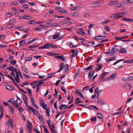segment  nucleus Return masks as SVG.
I'll list each match as a JSON object with an SVG mask.
<instances>
[{
	"instance_id": "obj_1",
	"label": "nucleus",
	"mask_w": 133,
	"mask_h": 133,
	"mask_svg": "<svg viewBox=\"0 0 133 133\" xmlns=\"http://www.w3.org/2000/svg\"><path fill=\"white\" fill-rule=\"evenodd\" d=\"M32 124L30 121H28L26 124V127L28 128L27 130L28 131V132L30 133L31 132L32 130L31 126Z\"/></svg>"
},
{
	"instance_id": "obj_2",
	"label": "nucleus",
	"mask_w": 133,
	"mask_h": 133,
	"mask_svg": "<svg viewBox=\"0 0 133 133\" xmlns=\"http://www.w3.org/2000/svg\"><path fill=\"white\" fill-rule=\"evenodd\" d=\"M117 46H118L117 45H115L112 48L111 51L109 52V54H110L111 56L114 55V54L115 53V52L114 50L116 48Z\"/></svg>"
},
{
	"instance_id": "obj_3",
	"label": "nucleus",
	"mask_w": 133,
	"mask_h": 133,
	"mask_svg": "<svg viewBox=\"0 0 133 133\" xmlns=\"http://www.w3.org/2000/svg\"><path fill=\"white\" fill-rule=\"evenodd\" d=\"M30 101H31L32 105L38 109V107L37 105L35 103V101L34 100V98L32 97H30Z\"/></svg>"
},
{
	"instance_id": "obj_4",
	"label": "nucleus",
	"mask_w": 133,
	"mask_h": 133,
	"mask_svg": "<svg viewBox=\"0 0 133 133\" xmlns=\"http://www.w3.org/2000/svg\"><path fill=\"white\" fill-rule=\"evenodd\" d=\"M105 37V36H102L101 35H99L96 36L95 37L93 38L95 39H104Z\"/></svg>"
},
{
	"instance_id": "obj_5",
	"label": "nucleus",
	"mask_w": 133,
	"mask_h": 133,
	"mask_svg": "<svg viewBox=\"0 0 133 133\" xmlns=\"http://www.w3.org/2000/svg\"><path fill=\"white\" fill-rule=\"evenodd\" d=\"M95 71V70L91 71L89 72L88 77H89V79H90L94 75V73Z\"/></svg>"
},
{
	"instance_id": "obj_6",
	"label": "nucleus",
	"mask_w": 133,
	"mask_h": 133,
	"mask_svg": "<svg viewBox=\"0 0 133 133\" xmlns=\"http://www.w3.org/2000/svg\"><path fill=\"white\" fill-rule=\"evenodd\" d=\"M6 88L8 90L10 91H13L14 90L13 87L10 85H5Z\"/></svg>"
},
{
	"instance_id": "obj_7",
	"label": "nucleus",
	"mask_w": 133,
	"mask_h": 133,
	"mask_svg": "<svg viewBox=\"0 0 133 133\" xmlns=\"http://www.w3.org/2000/svg\"><path fill=\"white\" fill-rule=\"evenodd\" d=\"M116 73L115 72H114L108 78V79H114V78L116 77Z\"/></svg>"
},
{
	"instance_id": "obj_8",
	"label": "nucleus",
	"mask_w": 133,
	"mask_h": 133,
	"mask_svg": "<svg viewBox=\"0 0 133 133\" xmlns=\"http://www.w3.org/2000/svg\"><path fill=\"white\" fill-rule=\"evenodd\" d=\"M97 99V103L98 104L104 105L105 104V102L101 99L98 98Z\"/></svg>"
},
{
	"instance_id": "obj_9",
	"label": "nucleus",
	"mask_w": 133,
	"mask_h": 133,
	"mask_svg": "<svg viewBox=\"0 0 133 133\" xmlns=\"http://www.w3.org/2000/svg\"><path fill=\"white\" fill-rule=\"evenodd\" d=\"M119 52L121 53L125 54L127 52V51L126 49L123 48H121Z\"/></svg>"
},
{
	"instance_id": "obj_10",
	"label": "nucleus",
	"mask_w": 133,
	"mask_h": 133,
	"mask_svg": "<svg viewBox=\"0 0 133 133\" xmlns=\"http://www.w3.org/2000/svg\"><path fill=\"white\" fill-rule=\"evenodd\" d=\"M93 67V65H90L87 68H84V70H88L90 69V71H91L93 70L92 68Z\"/></svg>"
},
{
	"instance_id": "obj_11",
	"label": "nucleus",
	"mask_w": 133,
	"mask_h": 133,
	"mask_svg": "<svg viewBox=\"0 0 133 133\" xmlns=\"http://www.w3.org/2000/svg\"><path fill=\"white\" fill-rule=\"evenodd\" d=\"M124 87L128 90H129L131 88V86L127 83L125 84L124 85Z\"/></svg>"
},
{
	"instance_id": "obj_12",
	"label": "nucleus",
	"mask_w": 133,
	"mask_h": 133,
	"mask_svg": "<svg viewBox=\"0 0 133 133\" xmlns=\"http://www.w3.org/2000/svg\"><path fill=\"white\" fill-rule=\"evenodd\" d=\"M12 104L15 108H18L19 105L18 104V103L16 102L15 101L13 102L12 103Z\"/></svg>"
},
{
	"instance_id": "obj_13",
	"label": "nucleus",
	"mask_w": 133,
	"mask_h": 133,
	"mask_svg": "<svg viewBox=\"0 0 133 133\" xmlns=\"http://www.w3.org/2000/svg\"><path fill=\"white\" fill-rule=\"evenodd\" d=\"M37 118H38L40 120V122L41 123H43V124H44L45 123L43 119V118L42 117L41 115H39V117H37Z\"/></svg>"
},
{
	"instance_id": "obj_14",
	"label": "nucleus",
	"mask_w": 133,
	"mask_h": 133,
	"mask_svg": "<svg viewBox=\"0 0 133 133\" xmlns=\"http://www.w3.org/2000/svg\"><path fill=\"white\" fill-rule=\"evenodd\" d=\"M29 109L31 110L32 112H33V114H34V115H35V112H36V110L32 108L30 106L28 108Z\"/></svg>"
},
{
	"instance_id": "obj_15",
	"label": "nucleus",
	"mask_w": 133,
	"mask_h": 133,
	"mask_svg": "<svg viewBox=\"0 0 133 133\" xmlns=\"http://www.w3.org/2000/svg\"><path fill=\"white\" fill-rule=\"evenodd\" d=\"M97 66H99L98 69H97V68H96V71H97L101 69L102 67V65L101 64H98L97 65Z\"/></svg>"
},
{
	"instance_id": "obj_16",
	"label": "nucleus",
	"mask_w": 133,
	"mask_h": 133,
	"mask_svg": "<svg viewBox=\"0 0 133 133\" xmlns=\"http://www.w3.org/2000/svg\"><path fill=\"white\" fill-rule=\"evenodd\" d=\"M65 66L66 67V68L65 67L64 68V69L65 70H64V71L65 72H66L68 71L69 69V65L68 64H66V65H65Z\"/></svg>"
},
{
	"instance_id": "obj_17",
	"label": "nucleus",
	"mask_w": 133,
	"mask_h": 133,
	"mask_svg": "<svg viewBox=\"0 0 133 133\" xmlns=\"http://www.w3.org/2000/svg\"><path fill=\"white\" fill-rule=\"evenodd\" d=\"M25 40H23L19 42V44L20 46H22L24 45L25 43Z\"/></svg>"
},
{
	"instance_id": "obj_18",
	"label": "nucleus",
	"mask_w": 133,
	"mask_h": 133,
	"mask_svg": "<svg viewBox=\"0 0 133 133\" xmlns=\"http://www.w3.org/2000/svg\"><path fill=\"white\" fill-rule=\"evenodd\" d=\"M46 113L47 116L49 117L50 116V108H47L46 111Z\"/></svg>"
},
{
	"instance_id": "obj_19",
	"label": "nucleus",
	"mask_w": 133,
	"mask_h": 133,
	"mask_svg": "<svg viewBox=\"0 0 133 133\" xmlns=\"http://www.w3.org/2000/svg\"><path fill=\"white\" fill-rule=\"evenodd\" d=\"M74 105V104H71V105H70L69 107H68V105H66L65 106V107L63 109V110H64L66 109L67 108H68V109H70V108H71V107H73Z\"/></svg>"
},
{
	"instance_id": "obj_20",
	"label": "nucleus",
	"mask_w": 133,
	"mask_h": 133,
	"mask_svg": "<svg viewBox=\"0 0 133 133\" xmlns=\"http://www.w3.org/2000/svg\"><path fill=\"white\" fill-rule=\"evenodd\" d=\"M45 48L48 49L51 47L52 44L45 43Z\"/></svg>"
},
{
	"instance_id": "obj_21",
	"label": "nucleus",
	"mask_w": 133,
	"mask_h": 133,
	"mask_svg": "<svg viewBox=\"0 0 133 133\" xmlns=\"http://www.w3.org/2000/svg\"><path fill=\"white\" fill-rule=\"evenodd\" d=\"M60 35L59 33L56 34L54 35L53 36L52 38L53 39H55L59 36Z\"/></svg>"
},
{
	"instance_id": "obj_22",
	"label": "nucleus",
	"mask_w": 133,
	"mask_h": 133,
	"mask_svg": "<svg viewBox=\"0 0 133 133\" xmlns=\"http://www.w3.org/2000/svg\"><path fill=\"white\" fill-rule=\"evenodd\" d=\"M55 73V72H52L48 75L49 76L46 77L47 78H49L51 77L52 76H54V74Z\"/></svg>"
},
{
	"instance_id": "obj_23",
	"label": "nucleus",
	"mask_w": 133,
	"mask_h": 133,
	"mask_svg": "<svg viewBox=\"0 0 133 133\" xmlns=\"http://www.w3.org/2000/svg\"><path fill=\"white\" fill-rule=\"evenodd\" d=\"M17 108L18 109V110L20 112H22L24 111L23 109L21 107L18 106Z\"/></svg>"
},
{
	"instance_id": "obj_24",
	"label": "nucleus",
	"mask_w": 133,
	"mask_h": 133,
	"mask_svg": "<svg viewBox=\"0 0 133 133\" xmlns=\"http://www.w3.org/2000/svg\"><path fill=\"white\" fill-rule=\"evenodd\" d=\"M41 106L43 109H44L45 110H46L47 105V104H46L45 103H44L43 104L42 103V105H41Z\"/></svg>"
},
{
	"instance_id": "obj_25",
	"label": "nucleus",
	"mask_w": 133,
	"mask_h": 133,
	"mask_svg": "<svg viewBox=\"0 0 133 133\" xmlns=\"http://www.w3.org/2000/svg\"><path fill=\"white\" fill-rule=\"evenodd\" d=\"M97 116L98 118L100 119H102L103 118V116L102 114L100 113H97Z\"/></svg>"
},
{
	"instance_id": "obj_26",
	"label": "nucleus",
	"mask_w": 133,
	"mask_h": 133,
	"mask_svg": "<svg viewBox=\"0 0 133 133\" xmlns=\"http://www.w3.org/2000/svg\"><path fill=\"white\" fill-rule=\"evenodd\" d=\"M64 66V64L62 63H61L60 64V69L58 71V72H60L62 70V69L63 68V66Z\"/></svg>"
},
{
	"instance_id": "obj_27",
	"label": "nucleus",
	"mask_w": 133,
	"mask_h": 133,
	"mask_svg": "<svg viewBox=\"0 0 133 133\" xmlns=\"http://www.w3.org/2000/svg\"><path fill=\"white\" fill-rule=\"evenodd\" d=\"M46 54L49 56H55L59 55L56 54H53L51 52H47Z\"/></svg>"
},
{
	"instance_id": "obj_28",
	"label": "nucleus",
	"mask_w": 133,
	"mask_h": 133,
	"mask_svg": "<svg viewBox=\"0 0 133 133\" xmlns=\"http://www.w3.org/2000/svg\"><path fill=\"white\" fill-rule=\"evenodd\" d=\"M63 57V55H61V56H54V57L56 58L57 59H60L61 60V59H62V57Z\"/></svg>"
},
{
	"instance_id": "obj_29",
	"label": "nucleus",
	"mask_w": 133,
	"mask_h": 133,
	"mask_svg": "<svg viewBox=\"0 0 133 133\" xmlns=\"http://www.w3.org/2000/svg\"><path fill=\"white\" fill-rule=\"evenodd\" d=\"M94 4H102L103 3H102V1H95L94 2Z\"/></svg>"
},
{
	"instance_id": "obj_30",
	"label": "nucleus",
	"mask_w": 133,
	"mask_h": 133,
	"mask_svg": "<svg viewBox=\"0 0 133 133\" xmlns=\"http://www.w3.org/2000/svg\"><path fill=\"white\" fill-rule=\"evenodd\" d=\"M23 101L24 104H25L26 107L28 108L30 107V106L29 105L27 104L28 103V100L27 101H26V100H23Z\"/></svg>"
},
{
	"instance_id": "obj_31",
	"label": "nucleus",
	"mask_w": 133,
	"mask_h": 133,
	"mask_svg": "<svg viewBox=\"0 0 133 133\" xmlns=\"http://www.w3.org/2000/svg\"><path fill=\"white\" fill-rule=\"evenodd\" d=\"M22 68L23 70L24 71L25 73H28L29 70H28L25 68L24 67H22Z\"/></svg>"
},
{
	"instance_id": "obj_32",
	"label": "nucleus",
	"mask_w": 133,
	"mask_h": 133,
	"mask_svg": "<svg viewBox=\"0 0 133 133\" xmlns=\"http://www.w3.org/2000/svg\"><path fill=\"white\" fill-rule=\"evenodd\" d=\"M10 62L11 64L13 65L15 64L16 63V61L15 60H10Z\"/></svg>"
},
{
	"instance_id": "obj_33",
	"label": "nucleus",
	"mask_w": 133,
	"mask_h": 133,
	"mask_svg": "<svg viewBox=\"0 0 133 133\" xmlns=\"http://www.w3.org/2000/svg\"><path fill=\"white\" fill-rule=\"evenodd\" d=\"M113 57H111L110 58H107L105 59L106 60V61L107 62H108L112 60H113Z\"/></svg>"
},
{
	"instance_id": "obj_34",
	"label": "nucleus",
	"mask_w": 133,
	"mask_h": 133,
	"mask_svg": "<svg viewBox=\"0 0 133 133\" xmlns=\"http://www.w3.org/2000/svg\"><path fill=\"white\" fill-rule=\"evenodd\" d=\"M11 23V24H9V25H8L7 27L8 28H11L12 27H14L15 26L14 24H12V23Z\"/></svg>"
},
{
	"instance_id": "obj_35",
	"label": "nucleus",
	"mask_w": 133,
	"mask_h": 133,
	"mask_svg": "<svg viewBox=\"0 0 133 133\" xmlns=\"http://www.w3.org/2000/svg\"><path fill=\"white\" fill-rule=\"evenodd\" d=\"M32 58V57H27L25 59V61L27 62L31 61Z\"/></svg>"
},
{
	"instance_id": "obj_36",
	"label": "nucleus",
	"mask_w": 133,
	"mask_h": 133,
	"mask_svg": "<svg viewBox=\"0 0 133 133\" xmlns=\"http://www.w3.org/2000/svg\"><path fill=\"white\" fill-rule=\"evenodd\" d=\"M11 4L13 5H18V3L17 2L12 1L11 2Z\"/></svg>"
},
{
	"instance_id": "obj_37",
	"label": "nucleus",
	"mask_w": 133,
	"mask_h": 133,
	"mask_svg": "<svg viewBox=\"0 0 133 133\" xmlns=\"http://www.w3.org/2000/svg\"><path fill=\"white\" fill-rule=\"evenodd\" d=\"M133 63V60H127V61H124L123 63Z\"/></svg>"
},
{
	"instance_id": "obj_38",
	"label": "nucleus",
	"mask_w": 133,
	"mask_h": 133,
	"mask_svg": "<svg viewBox=\"0 0 133 133\" xmlns=\"http://www.w3.org/2000/svg\"><path fill=\"white\" fill-rule=\"evenodd\" d=\"M124 1L126 3H132L133 2V0H125Z\"/></svg>"
},
{
	"instance_id": "obj_39",
	"label": "nucleus",
	"mask_w": 133,
	"mask_h": 133,
	"mask_svg": "<svg viewBox=\"0 0 133 133\" xmlns=\"http://www.w3.org/2000/svg\"><path fill=\"white\" fill-rule=\"evenodd\" d=\"M15 19H12L10 20L9 22V24H11V23H14L15 22Z\"/></svg>"
},
{
	"instance_id": "obj_40",
	"label": "nucleus",
	"mask_w": 133,
	"mask_h": 133,
	"mask_svg": "<svg viewBox=\"0 0 133 133\" xmlns=\"http://www.w3.org/2000/svg\"><path fill=\"white\" fill-rule=\"evenodd\" d=\"M35 21L34 20H31L29 21H28V23L29 24H33L35 23Z\"/></svg>"
},
{
	"instance_id": "obj_41",
	"label": "nucleus",
	"mask_w": 133,
	"mask_h": 133,
	"mask_svg": "<svg viewBox=\"0 0 133 133\" xmlns=\"http://www.w3.org/2000/svg\"><path fill=\"white\" fill-rule=\"evenodd\" d=\"M46 80H44V79H42L40 81V82H39L38 83H37V84H38L39 86H41V84L43 83V81H46Z\"/></svg>"
},
{
	"instance_id": "obj_42",
	"label": "nucleus",
	"mask_w": 133,
	"mask_h": 133,
	"mask_svg": "<svg viewBox=\"0 0 133 133\" xmlns=\"http://www.w3.org/2000/svg\"><path fill=\"white\" fill-rule=\"evenodd\" d=\"M105 76V75L104 74H103V73L101 74V77L99 80V81L100 82L101 80L104 78Z\"/></svg>"
},
{
	"instance_id": "obj_43",
	"label": "nucleus",
	"mask_w": 133,
	"mask_h": 133,
	"mask_svg": "<svg viewBox=\"0 0 133 133\" xmlns=\"http://www.w3.org/2000/svg\"><path fill=\"white\" fill-rule=\"evenodd\" d=\"M23 100H26V101L28 100L27 97L26 95L23 94Z\"/></svg>"
},
{
	"instance_id": "obj_44",
	"label": "nucleus",
	"mask_w": 133,
	"mask_h": 133,
	"mask_svg": "<svg viewBox=\"0 0 133 133\" xmlns=\"http://www.w3.org/2000/svg\"><path fill=\"white\" fill-rule=\"evenodd\" d=\"M79 72V71H78L74 75V80H75L76 79Z\"/></svg>"
},
{
	"instance_id": "obj_45",
	"label": "nucleus",
	"mask_w": 133,
	"mask_h": 133,
	"mask_svg": "<svg viewBox=\"0 0 133 133\" xmlns=\"http://www.w3.org/2000/svg\"><path fill=\"white\" fill-rule=\"evenodd\" d=\"M124 60V59H121L120 60H118L116 62L114 63V64L113 65H115L116 64H117V63L119 62L123 61Z\"/></svg>"
},
{
	"instance_id": "obj_46",
	"label": "nucleus",
	"mask_w": 133,
	"mask_h": 133,
	"mask_svg": "<svg viewBox=\"0 0 133 133\" xmlns=\"http://www.w3.org/2000/svg\"><path fill=\"white\" fill-rule=\"evenodd\" d=\"M97 117H92L90 119V120L91 121H96V120Z\"/></svg>"
},
{
	"instance_id": "obj_47",
	"label": "nucleus",
	"mask_w": 133,
	"mask_h": 133,
	"mask_svg": "<svg viewBox=\"0 0 133 133\" xmlns=\"http://www.w3.org/2000/svg\"><path fill=\"white\" fill-rule=\"evenodd\" d=\"M39 46L38 45H33L32 46H28V47L29 48H35L37 46Z\"/></svg>"
},
{
	"instance_id": "obj_48",
	"label": "nucleus",
	"mask_w": 133,
	"mask_h": 133,
	"mask_svg": "<svg viewBox=\"0 0 133 133\" xmlns=\"http://www.w3.org/2000/svg\"><path fill=\"white\" fill-rule=\"evenodd\" d=\"M65 104H62L60 105V107H59L58 108L59 109H60L61 110L62 109V108L63 107H65Z\"/></svg>"
},
{
	"instance_id": "obj_49",
	"label": "nucleus",
	"mask_w": 133,
	"mask_h": 133,
	"mask_svg": "<svg viewBox=\"0 0 133 133\" xmlns=\"http://www.w3.org/2000/svg\"><path fill=\"white\" fill-rule=\"evenodd\" d=\"M39 102L40 103V105H42V103L43 104L44 102L43 99H39Z\"/></svg>"
},
{
	"instance_id": "obj_50",
	"label": "nucleus",
	"mask_w": 133,
	"mask_h": 133,
	"mask_svg": "<svg viewBox=\"0 0 133 133\" xmlns=\"http://www.w3.org/2000/svg\"><path fill=\"white\" fill-rule=\"evenodd\" d=\"M104 29H105L107 31H110V28L108 26H105L104 27Z\"/></svg>"
},
{
	"instance_id": "obj_51",
	"label": "nucleus",
	"mask_w": 133,
	"mask_h": 133,
	"mask_svg": "<svg viewBox=\"0 0 133 133\" xmlns=\"http://www.w3.org/2000/svg\"><path fill=\"white\" fill-rule=\"evenodd\" d=\"M110 21V20H107L105 21L102 22L101 23V24L103 25L104 24L107 23L108 22Z\"/></svg>"
},
{
	"instance_id": "obj_52",
	"label": "nucleus",
	"mask_w": 133,
	"mask_h": 133,
	"mask_svg": "<svg viewBox=\"0 0 133 133\" xmlns=\"http://www.w3.org/2000/svg\"><path fill=\"white\" fill-rule=\"evenodd\" d=\"M26 2L25 0H19V2L20 4H23Z\"/></svg>"
},
{
	"instance_id": "obj_53",
	"label": "nucleus",
	"mask_w": 133,
	"mask_h": 133,
	"mask_svg": "<svg viewBox=\"0 0 133 133\" xmlns=\"http://www.w3.org/2000/svg\"><path fill=\"white\" fill-rule=\"evenodd\" d=\"M108 41V40L107 39H105L104 40H102L101 41H99L98 40L97 41H98V42L99 43V42H100L101 43H103L104 42H106Z\"/></svg>"
},
{
	"instance_id": "obj_54",
	"label": "nucleus",
	"mask_w": 133,
	"mask_h": 133,
	"mask_svg": "<svg viewBox=\"0 0 133 133\" xmlns=\"http://www.w3.org/2000/svg\"><path fill=\"white\" fill-rule=\"evenodd\" d=\"M54 128L55 127H52L50 129L51 132L52 133H56L54 131Z\"/></svg>"
},
{
	"instance_id": "obj_55",
	"label": "nucleus",
	"mask_w": 133,
	"mask_h": 133,
	"mask_svg": "<svg viewBox=\"0 0 133 133\" xmlns=\"http://www.w3.org/2000/svg\"><path fill=\"white\" fill-rule=\"evenodd\" d=\"M28 4L30 5L33 6L36 5V3L35 2H29Z\"/></svg>"
},
{
	"instance_id": "obj_56",
	"label": "nucleus",
	"mask_w": 133,
	"mask_h": 133,
	"mask_svg": "<svg viewBox=\"0 0 133 133\" xmlns=\"http://www.w3.org/2000/svg\"><path fill=\"white\" fill-rule=\"evenodd\" d=\"M19 90L21 91L24 94H27V92L25 91H24L23 90L19 88Z\"/></svg>"
},
{
	"instance_id": "obj_57",
	"label": "nucleus",
	"mask_w": 133,
	"mask_h": 133,
	"mask_svg": "<svg viewBox=\"0 0 133 133\" xmlns=\"http://www.w3.org/2000/svg\"><path fill=\"white\" fill-rule=\"evenodd\" d=\"M36 85H37V89L36 91V93H37L38 92L40 86H39V85L38 84H36Z\"/></svg>"
},
{
	"instance_id": "obj_58",
	"label": "nucleus",
	"mask_w": 133,
	"mask_h": 133,
	"mask_svg": "<svg viewBox=\"0 0 133 133\" xmlns=\"http://www.w3.org/2000/svg\"><path fill=\"white\" fill-rule=\"evenodd\" d=\"M16 97L17 98V100H19V102L18 103V105H20L21 103V100H20V98L17 96V95H16Z\"/></svg>"
},
{
	"instance_id": "obj_59",
	"label": "nucleus",
	"mask_w": 133,
	"mask_h": 133,
	"mask_svg": "<svg viewBox=\"0 0 133 133\" xmlns=\"http://www.w3.org/2000/svg\"><path fill=\"white\" fill-rule=\"evenodd\" d=\"M8 123L10 125L13 124V121L10 119H9L8 121Z\"/></svg>"
},
{
	"instance_id": "obj_60",
	"label": "nucleus",
	"mask_w": 133,
	"mask_h": 133,
	"mask_svg": "<svg viewBox=\"0 0 133 133\" xmlns=\"http://www.w3.org/2000/svg\"><path fill=\"white\" fill-rule=\"evenodd\" d=\"M73 99V96H71V100L69 102L68 104H70L72 102Z\"/></svg>"
},
{
	"instance_id": "obj_61",
	"label": "nucleus",
	"mask_w": 133,
	"mask_h": 133,
	"mask_svg": "<svg viewBox=\"0 0 133 133\" xmlns=\"http://www.w3.org/2000/svg\"><path fill=\"white\" fill-rule=\"evenodd\" d=\"M115 39H116L118 40H120V39H122V37H118L117 36H116V37L115 38Z\"/></svg>"
},
{
	"instance_id": "obj_62",
	"label": "nucleus",
	"mask_w": 133,
	"mask_h": 133,
	"mask_svg": "<svg viewBox=\"0 0 133 133\" xmlns=\"http://www.w3.org/2000/svg\"><path fill=\"white\" fill-rule=\"evenodd\" d=\"M57 102H56L54 103V106L55 108L56 109V110H57Z\"/></svg>"
},
{
	"instance_id": "obj_63",
	"label": "nucleus",
	"mask_w": 133,
	"mask_h": 133,
	"mask_svg": "<svg viewBox=\"0 0 133 133\" xmlns=\"http://www.w3.org/2000/svg\"><path fill=\"white\" fill-rule=\"evenodd\" d=\"M57 26H59L60 25L59 23H54V24L53 25V26H54V27H56Z\"/></svg>"
},
{
	"instance_id": "obj_64",
	"label": "nucleus",
	"mask_w": 133,
	"mask_h": 133,
	"mask_svg": "<svg viewBox=\"0 0 133 133\" xmlns=\"http://www.w3.org/2000/svg\"><path fill=\"white\" fill-rule=\"evenodd\" d=\"M126 31L125 29H121L119 30V32L120 33H122Z\"/></svg>"
}]
</instances>
